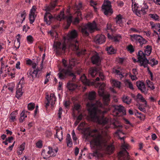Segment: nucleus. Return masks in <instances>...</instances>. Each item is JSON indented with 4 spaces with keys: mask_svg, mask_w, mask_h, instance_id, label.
Segmentation results:
<instances>
[{
    "mask_svg": "<svg viewBox=\"0 0 160 160\" xmlns=\"http://www.w3.org/2000/svg\"><path fill=\"white\" fill-rule=\"evenodd\" d=\"M72 82V80L69 81L67 83V87L69 91H73L77 88L78 86L76 84L73 83Z\"/></svg>",
    "mask_w": 160,
    "mask_h": 160,
    "instance_id": "nucleus-19",
    "label": "nucleus"
},
{
    "mask_svg": "<svg viewBox=\"0 0 160 160\" xmlns=\"http://www.w3.org/2000/svg\"><path fill=\"white\" fill-rule=\"evenodd\" d=\"M122 101L127 104H129L131 101V99L129 97L124 96L122 98Z\"/></svg>",
    "mask_w": 160,
    "mask_h": 160,
    "instance_id": "nucleus-34",
    "label": "nucleus"
},
{
    "mask_svg": "<svg viewBox=\"0 0 160 160\" xmlns=\"http://www.w3.org/2000/svg\"><path fill=\"white\" fill-rule=\"evenodd\" d=\"M127 49L128 51H129L131 53H132L134 51V49L132 45L131 44L128 45L127 47Z\"/></svg>",
    "mask_w": 160,
    "mask_h": 160,
    "instance_id": "nucleus-44",
    "label": "nucleus"
},
{
    "mask_svg": "<svg viewBox=\"0 0 160 160\" xmlns=\"http://www.w3.org/2000/svg\"><path fill=\"white\" fill-rule=\"evenodd\" d=\"M72 16H69L67 17L66 18V21L67 22V24L65 27V29H68L70 27L71 23L72 22Z\"/></svg>",
    "mask_w": 160,
    "mask_h": 160,
    "instance_id": "nucleus-29",
    "label": "nucleus"
},
{
    "mask_svg": "<svg viewBox=\"0 0 160 160\" xmlns=\"http://www.w3.org/2000/svg\"><path fill=\"white\" fill-rule=\"evenodd\" d=\"M18 110H16L12 112L10 114V119L11 122H14L16 120V117L17 114Z\"/></svg>",
    "mask_w": 160,
    "mask_h": 160,
    "instance_id": "nucleus-28",
    "label": "nucleus"
},
{
    "mask_svg": "<svg viewBox=\"0 0 160 160\" xmlns=\"http://www.w3.org/2000/svg\"><path fill=\"white\" fill-rule=\"evenodd\" d=\"M81 20V19H80L79 18H78L76 17L75 18L73 21L72 22V23L73 24H76V23H79V21Z\"/></svg>",
    "mask_w": 160,
    "mask_h": 160,
    "instance_id": "nucleus-53",
    "label": "nucleus"
},
{
    "mask_svg": "<svg viewBox=\"0 0 160 160\" xmlns=\"http://www.w3.org/2000/svg\"><path fill=\"white\" fill-rule=\"evenodd\" d=\"M149 16L150 18H152L156 21L159 20V16L156 14H149Z\"/></svg>",
    "mask_w": 160,
    "mask_h": 160,
    "instance_id": "nucleus-42",
    "label": "nucleus"
},
{
    "mask_svg": "<svg viewBox=\"0 0 160 160\" xmlns=\"http://www.w3.org/2000/svg\"><path fill=\"white\" fill-rule=\"evenodd\" d=\"M58 0H52L51 4V7L52 8H54L57 4V2Z\"/></svg>",
    "mask_w": 160,
    "mask_h": 160,
    "instance_id": "nucleus-49",
    "label": "nucleus"
},
{
    "mask_svg": "<svg viewBox=\"0 0 160 160\" xmlns=\"http://www.w3.org/2000/svg\"><path fill=\"white\" fill-rule=\"evenodd\" d=\"M106 50L110 54H114L115 53V51L114 49L112 47H107Z\"/></svg>",
    "mask_w": 160,
    "mask_h": 160,
    "instance_id": "nucleus-39",
    "label": "nucleus"
},
{
    "mask_svg": "<svg viewBox=\"0 0 160 160\" xmlns=\"http://www.w3.org/2000/svg\"><path fill=\"white\" fill-rule=\"evenodd\" d=\"M122 16L120 14L117 15L115 18L116 22L117 21L122 20Z\"/></svg>",
    "mask_w": 160,
    "mask_h": 160,
    "instance_id": "nucleus-56",
    "label": "nucleus"
},
{
    "mask_svg": "<svg viewBox=\"0 0 160 160\" xmlns=\"http://www.w3.org/2000/svg\"><path fill=\"white\" fill-rule=\"evenodd\" d=\"M19 14H20V18L22 19V21H24L25 19L26 16V13L25 11H24L21 12H20Z\"/></svg>",
    "mask_w": 160,
    "mask_h": 160,
    "instance_id": "nucleus-43",
    "label": "nucleus"
},
{
    "mask_svg": "<svg viewBox=\"0 0 160 160\" xmlns=\"http://www.w3.org/2000/svg\"><path fill=\"white\" fill-rule=\"evenodd\" d=\"M62 109L61 107H60L59 108V110L58 111V117L60 119L61 118V115L62 114Z\"/></svg>",
    "mask_w": 160,
    "mask_h": 160,
    "instance_id": "nucleus-52",
    "label": "nucleus"
},
{
    "mask_svg": "<svg viewBox=\"0 0 160 160\" xmlns=\"http://www.w3.org/2000/svg\"><path fill=\"white\" fill-rule=\"evenodd\" d=\"M102 10L105 15H108L109 14L111 15L113 13V11L111 8V3L108 0L104 1L102 5Z\"/></svg>",
    "mask_w": 160,
    "mask_h": 160,
    "instance_id": "nucleus-6",
    "label": "nucleus"
},
{
    "mask_svg": "<svg viewBox=\"0 0 160 160\" xmlns=\"http://www.w3.org/2000/svg\"><path fill=\"white\" fill-rule=\"evenodd\" d=\"M76 14H77V17H76L80 19H82V13L81 12L79 11H77L76 12Z\"/></svg>",
    "mask_w": 160,
    "mask_h": 160,
    "instance_id": "nucleus-50",
    "label": "nucleus"
},
{
    "mask_svg": "<svg viewBox=\"0 0 160 160\" xmlns=\"http://www.w3.org/2000/svg\"><path fill=\"white\" fill-rule=\"evenodd\" d=\"M81 80L83 83L85 85L89 86L90 85V82L89 80L87 79L86 77L83 75L81 77Z\"/></svg>",
    "mask_w": 160,
    "mask_h": 160,
    "instance_id": "nucleus-25",
    "label": "nucleus"
},
{
    "mask_svg": "<svg viewBox=\"0 0 160 160\" xmlns=\"http://www.w3.org/2000/svg\"><path fill=\"white\" fill-rule=\"evenodd\" d=\"M67 142V145L68 146L71 147L72 145V142L70 135L69 134H68L67 135L66 139Z\"/></svg>",
    "mask_w": 160,
    "mask_h": 160,
    "instance_id": "nucleus-32",
    "label": "nucleus"
},
{
    "mask_svg": "<svg viewBox=\"0 0 160 160\" xmlns=\"http://www.w3.org/2000/svg\"><path fill=\"white\" fill-rule=\"evenodd\" d=\"M82 8V4L81 3H79L78 5H75V8L78 11H79Z\"/></svg>",
    "mask_w": 160,
    "mask_h": 160,
    "instance_id": "nucleus-54",
    "label": "nucleus"
},
{
    "mask_svg": "<svg viewBox=\"0 0 160 160\" xmlns=\"http://www.w3.org/2000/svg\"><path fill=\"white\" fill-rule=\"evenodd\" d=\"M84 26L89 31H92L96 29L97 27L96 23L94 21L92 23L88 22Z\"/></svg>",
    "mask_w": 160,
    "mask_h": 160,
    "instance_id": "nucleus-20",
    "label": "nucleus"
},
{
    "mask_svg": "<svg viewBox=\"0 0 160 160\" xmlns=\"http://www.w3.org/2000/svg\"><path fill=\"white\" fill-rule=\"evenodd\" d=\"M113 73H115L117 75H119L120 76V78H122L124 77L122 72H120L119 70L114 69L113 70Z\"/></svg>",
    "mask_w": 160,
    "mask_h": 160,
    "instance_id": "nucleus-37",
    "label": "nucleus"
},
{
    "mask_svg": "<svg viewBox=\"0 0 160 160\" xmlns=\"http://www.w3.org/2000/svg\"><path fill=\"white\" fill-rule=\"evenodd\" d=\"M110 96L109 94H107L105 95L103 97V102L105 105H108V103L110 100Z\"/></svg>",
    "mask_w": 160,
    "mask_h": 160,
    "instance_id": "nucleus-26",
    "label": "nucleus"
},
{
    "mask_svg": "<svg viewBox=\"0 0 160 160\" xmlns=\"http://www.w3.org/2000/svg\"><path fill=\"white\" fill-rule=\"evenodd\" d=\"M56 136L60 141L61 142L62 140V131H61L60 130L57 129L56 130V133L55 136Z\"/></svg>",
    "mask_w": 160,
    "mask_h": 160,
    "instance_id": "nucleus-24",
    "label": "nucleus"
},
{
    "mask_svg": "<svg viewBox=\"0 0 160 160\" xmlns=\"http://www.w3.org/2000/svg\"><path fill=\"white\" fill-rule=\"evenodd\" d=\"M51 9V7L49 6L46 7L45 9L46 12L44 15V21L48 25H50L54 18L52 15L49 12Z\"/></svg>",
    "mask_w": 160,
    "mask_h": 160,
    "instance_id": "nucleus-9",
    "label": "nucleus"
},
{
    "mask_svg": "<svg viewBox=\"0 0 160 160\" xmlns=\"http://www.w3.org/2000/svg\"><path fill=\"white\" fill-rule=\"evenodd\" d=\"M129 88L131 89H133V86L132 83L128 81Z\"/></svg>",
    "mask_w": 160,
    "mask_h": 160,
    "instance_id": "nucleus-61",
    "label": "nucleus"
},
{
    "mask_svg": "<svg viewBox=\"0 0 160 160\" xmlns=\"http://www.w3.org/2000/svg\"><path fill=\"white\" fill-rule=\"evenodd\" d=\"M36 7L35 6H33L30 10V13L29 14V19L30 23L32 24L34 21L36 16L35 15V12L36 11Z\"/></svg>",
    "mask_w": 160,
    "mask_h": 160,
    "instance_id": "nucleus-15",
    "label": "nucleus"
},
{
    "mask_svg": "<svg viewBox=\"0 0 160 160\" xmlns=\"http://www.w3.org/2000/svg\"><path fill=\"white\" fill-rule=\"evenodd\" d=\"M114 86L120 88L121 87V82L116 80H114L113 81Z\"/></svg>",
    "mask_w": 160,
    "mask_h": 160,
    "instance_id": "nucleus-45",
    "label": "nucleus"
},
{
    "mask_svg": "<svg viewBox=\"0 0 160 160\" xmlns=\"http://www.w3.org/2000/svg\"><path fill=\"white\" fill-rule=\"evenodd\" d=\"M114 108L115 110L118 111L119 112H122L123 113H124V112H125L124 107L121 105L115 106Z\"/></svg>",
    "mask_w": 160,
    "mask_h": 160,
    "instance_id": "nucleus-27",
    "label": "nucleus"
},
{
    "mask_svg": "<svg viewBox=\"0 0 160 160\" xmlns=\"http://www.w3.org/2000/svg\"><path fill=\"white\" fill-rule=\"evenodd\" d=\"M38 62H33L32 63V68L33 69H35L36 68L37 66L38 65Z\"/></svg>",
    "mask_w": 160,
    "mask_h": 160,
    "instance_id": "nucleus-64",
    "label": "nucleus"
},
{
    "mask_svg": "<svg viewBox=\"0 0 160 160\" xmlns=\"http://www.w3.org/2000/svg\"><path fill=\"white\" fill-rule=\"evenodd\" d=\"M41 69L37 68L36 70L34 69L33 71L32 69L29 70L27 73L28 77L30 78H31L32 81H33L35 78H39L42 73Z\"/></svg>",
    "mask_w": 160,
    "mask_h": 160,
    "instance_id": "nucleus-8",
    "label": "nucleus"
},
{
    "mask_svg": "<svg viewBox=\"0 0 160 160\" xmlns=\"http://www.w3.org/2000/svg\"><path fill=\"white\" fill-rule=\"evenodd\" d=\"M24 144H25V143H24L20 145V146L19 147V148H20V151H21V152H19V154H20V153H21V154H22V151H23L24 150V148H25Z\"/></svg>",
    "mask_w": 160,
    "mask_h": 160,
    "instance_id": "nucleus-51",
    "label": "nucleus"
},
{
    "mask_svg": "<svg viewBox=\"0 0 160 160\" xmlns=\"http://www.w3.org/2000/svg\"><path fill=\"white\" fill-rule=\"evenodd\" d=\"M142 60L139 59L138 62H139V65L140 66H143L144 68L147 67V64H149L152 67L154 66L157 65L158 64V61L155 60L154 58L150 60V62L148 60L147 58H142L141 57L139 58Z\"/></svg>",
    "mask_w": 160,
    "mask_h": 160,
    "instance_id": "nucleus-5",
    "label": "nucleus"
},
{
    "mask_svg": "<svg viewBox=\"0 0 160 160\" xmlns=\"http://www.w3.org/2000/svg\"><path fill=\"white\" fill-rule=\"evenodd\" d=\"M25 110H23L20 114V117L26 118L27 116L25 115Z\"/></svg>",
    "mask_w": 160,
    "mask_h": 160,
    "instance_id": "nucleus-60",
    "label": "nucleus"
},
{
    "mask_svg": "<svg viewBox=\"0 0 160 160\" xmlns=\"http://www.w3.org/2000/svg\"><path fill=\"white\" fill-rule=\"evenodd\" d=\"M121 36L119 35L115 36H113L112 40L115 42H118L119 40L118 39L121 38Z\"/></svg>",
    "mask_w": 160,
    "mask_h": 160,
    "instance_id": "nucleus-47",
    "label": "nucleus"
},
{
    "mask_svg": "<svg viewBox=\"0 0 160 160\" xmlns=\"http://www.w3.org/2000/svg\"><path fill=\"white\" fill-rule=\"evenodd\" d=\"M13 138L12 137H9L8 138H7L6 139L7 142H8L9 143H11V141L13 140Z\"/></svg>",
    "mask_w": 160,
    "mask_h": 160,
    "instance_id": "nucleus-62",
    "label": "nucleus"
},
{
    "mask_svg": "<svg viewBox=\"0 0 160 160\" xmlns=\"http://www.w3.org/2000/svg\"><path fill=\"white\" fill-rule=\"evenodd\" d=\"M22 85L20 84H18L17 86L16 96L18 98L21 97L23 93V92L22 91Z\"/></svg>",
    "mask_w": 160,
    "mask_h": 160,
    "instance_id": "nucleus-21",
    "label": "nucleus"
},
{
    "mask_svg": "<svg viewBox=\"0 0 160 160\" xmlns=\"http://www.w3.org/2000/svg\"><path fill=\"white\" fill-rule=\"evenodd\" d=\"M81 30L82 34L84 36H89V33L88 32V29L85 26L82 28Z\"/></svg>",
    "mask_w": 160,
    "mask_h": 160,
    "instance_id": "nucleus-35",
    "label": "nucleus"
},
{
    "mask_svg": "<svg viewBox=\"0 0 160 160\" xmlns=\"http://www.w3.org/2000/svg\"><path fill=\"white\" fill-rule=\"evenodd\" d=\"M46 98L47 101H51V105L53 107L56 100V98L55 95V94L54 93H51L50 97L48 95L46 94Z\"/></svg>",
    "mask_w": 160,
    "mask_h": 160,
    "instance_id": "nucleus-18",
    "label": "nucleus"
},
{
    "mask_svg": "<svg viewBox=\"0 0 160 160\" xmlns=\"http://www.w3.org/2000/svg\"><path fill=\"white\" fill-rule=\"evenodd\" d=\"M117 5L118 7H122L124 5V3L122 1H119L117 2Z\"/></svg>",
    "mask_w": 160,
    "mask_h": 160,
    "instance_id": "nucleus-55",
    "label": "nucleus"
},
{
    "mask_svg": "<svg viewBox=\"0 0 160 160\" xmlns=\"http://www.w3.org/2000/svg\"><path fill=\"white\" fill-rule=\"evenodd\" d=\"M62 73L60 72L58 73L59 78L60 79H65L67 76L72 77V81H74L76 78V76L74 73L72 72L71 69H62Z\"/></svg>",
    "mask_w": 160,
    "mask_h": 160,
    "instance_id": "nucleus-4",
    "label": "nucleus"
},
{
    "mask_svg": "<svg viewBox=\"0 0 160 160\" xmlns=\"http://www.w3.org/2000/svg\"><path fill=\"white\" fill-rule=\"evenodd\" d=\"M148 87L150 88L152 90H153L155 89V88L153 86V83L152 82H151L150 80L147 81V82Z\"/></svg>",
    "mask_w": 160,
    "mask_h": 160,
    "instance_id": "nucleus-41",
    "label": "nucleus"
},
{
    "mask_svg": "<svg viewBox=\"0 0 160 160\" xmlns=\"http://www.w3.org/2000/svg\"><path fill=\"white\" fill-rule=\"evenodd\" d=\"M46 136L48 137H51L52 135V132L48 130L46 131Z\"/></svg>",
    "mask_w": 160,
    "mask_h": 160,
    "instance_id": "nucleus-59",
    "label": "nucleus"
},
{
    "mask_svg": "<svg viewBox=\"0 0 160 160\" xmlns=\"http://www.w3.org/2000/svg\"><path fill=\"white\" fill-rule=\"evenodd\" d=\"M129 146L128 144H122V150L120 151L118 154L120 157H122L121 160H129L130 157L128 152L126 150Z\"/></svg>",
    "mask_w": 160,
    "mask_h": 160,
    "instance_id": "nucleus-7",
    "label": "nucleus"
},
{
    "mask_svg": "<svg viewBox=\"0 0 160 160\" xmlns=\"http://www.w3.org/2000/svg\"><path fill=\"white\" fill-rule=\"evenodd\" d=\"M132 2V10L134 13L138 17H140L141 14L144 15L146 13V11L148 8V6L146 3H143L140 7L137 6V4L133 0Z\"/></svg>",
    "mask_w": 160,
    "mask_h": 160,
    "instance_id": "nucleus-3",
    "label": "nucleus"
},
{
    "mask_svg": "<svg viewBox=\"0 0 160 160\" xmlns=\"http://www.w3.org/2000/svg\"><path fill=\"white\" fill-rule=\"evenodd\" d=\"M59 18L60 19V21L62 19H65L64 14L63 11H61L60 14L57 16V19H58Z\"/></svg>",
    "mask_w": 160,
    "mask_h": 160,
    "instance_id": "nucleus-40",
    "label": "nucleus"
},
{
    "mask_svg": "<svg viewBox=\"0 0 160 160\" xmlns=\"http://www.w3.org/2000/svg\"><path fill=\"white\" fill-rule=\"evenodd\" d=\"M94 40L96 44H102L105 42L106 37L103 35L98 34L94 38Z\"/></svg>",
    "mask_w": 160,
    "mask_h": 160,
    "instance_id": "nucleus-14",
    "label": "nucleus"
},
{
    "mask_svg": "<svg viewBox=\"0 0 160 160\" xmlns=\"http://www.w3.org/2000/svg\"><path fill=\"white\" fill-rule=\"evenodd\" d=\"M136 85L138 89L140 90L142 93L145 94H146L147 93V90L145 87L144 83L143 82L138 81L136 82Z\"/></svg>",
    "mask_w": 160,
    "mask_h": 160,
    "instance_id": "nucleus-16",
    "label": "nucleus"
},
{
    "mask_svg": "<svg viewBox=\"0 0 160 160\" xmlns=\"http://www.w3.org/2000/svg\"><path fill=\"white\" fill-rule=\"evenodd\" d=\"M53 47H55L56 53L60 54L62 50H65L66 49V45L65 43L61 44V42H54Z\"/></svg>",
    "mask_w": 160,
    "mask_h": 160,
    "instance_id": "nucleus-13",
    "label": "nucleus"
},
{
    "mask_svg": "<svg viewBox=\"0 0 160 160\" xmlns=\"http://www.w3.org/2000/svg\"><path fill=\"white\" fill-rule=\"evenodd\" d=\"M105 84L103 83L99 87V88L101 90H99L98 91V93L100 96H103L105 95L104 94V87H105Z\"/></svg>",
    "mask_w": 160,
    "mask_h": 160,
    "instance_id": "nucleus-31",
    "label": "nucleus"
},
{
    "mask_svg": "<svg viewBox=\"0 0 160 160\" xmlns=\"http://www.w3.org/2000/svg\"><path fill=\"white\" fill-rule=\"evenodd\" d=\"M88 110L90 118L98 124L104 125L108 123V119L104 115L106 111H102L97 107L90 108Z\"/></svg>",
    "mask_w": 160,
    "mask_h": 160,
    "instance_id": "nucleus-1",
    "label": "nucleus"
},
{
    "mask_svg": "<svg viewBox=\"0 0 160 160\" xmlns=\"http://www.w3.org/2000/svg\"><path fill=\"white\" fill-rule=\"evenodd\" d=\"M130 36L132 41H136V42H139L140 46L141 47H142L143 44H145L148 42L147 41L139 35L133 34L130 35Z\"/></svg>",
    "mask_w": 160,
    "mask_h": 160,
    "instance_id": "nucleus-11",
    "label": "nucleus"
},
{
    "mask_svg": "<svg viewBox=\"0 0 160 160\" xmlns=\"http://www.w3.org/2000/svg\"><path fill=\"white\" fill-rule=\"evenodd\" d=\"M88 131V132H85L84 133V138H86V139H88V138L90 137H92L93 138L92 139L90 142V143L91 144V147L92 148H96V145L94 144V143H92V141L94 139V138H95L96 137H97L98 135H102L101 134H100V133H98V134H92L91 132L90 131V128H87L85 129V131Z\"/></svg>",
    "mask_w": 160,
    "mask_h": 160,
    "instance_id": "nucleus-12",
    "label": "nucleus"
},
{
    "mask_svg": "<svg viewBox=\"0 0 160 160\" xmlns=\"http://www.w3.org/2000/svg\"><path fill=\"white\" fill-rule=\"evenodd\" d=\"M36 145L38 148H41L42 146V142L40 141L37 142L36 143Z\"/></svg>",
    "mask_w": 160,
    "mask_h": 160,
    "instance_id": "nucleus-57",
    "label": "nucleus"
},
{
    "mask_svg": "<svg viewBox=\"0 0 160 160\" xmlns=\"http://www.w3.org/2000/svg\"><path fill=\"white\" fill-rule=\"evenodd\" d=\"M137 97V98L140 99L142 102H144L145 105L144 107H146L147 106V102L143 98L142 95L140 93H138V94Z\"/></svg>",
    "mask_w": 160,
    "mask_h": 160,
    "instance_id": "nucleus-36",
    "label": "nucleus"
},
{
    "mask_svg": "<svg viewBox=\"0 0 160 160\" xmlns=\"http://www.w3.org/2000/svg\"><path fill=\"white\" fill-rule=\"evenodd\" d=\"M91 60L93 64H97L100 61V57L98 54L94 55L91 58Z\"/></svg>",
    "mask_w": 160,
    "mask_h": 160,
    "instance_id": "nucleus-23",
    "label": "nucleus"
},
{
    "mask_svg": "<svg viewBox=\"0 0 160 160\" xmlns=\"http://www.w3.org/2000/svg\"><path fill=\"white\" fill-rule=\"evenodd\" d=\"M96 95V92L94 91L89 92L88 97V99L90 100H94L95 99Z\"/></svg>",
    "mask_w": 160,
    "mask_h": 160,
    "instance_id": "nucleus-33",
    "label": "nucleus"
},
{
    "mask_svg": "<svg viewBox=\"0 0 160 160\" xmlns=\"http://www.w3.org/2000/svg\"><path fill=\"white\" fill-rule=\"evenodd\" d=\"M96 106L98 107H102V105L101 102L99 101H97L96 102Z\"/></svg>",
    "mask_w": 160,
    "mask_h": 160,
    "instance_id": "nucleus-63",
    "label": "nucleus"
},
{
    "mask_svg": "<svg viewBox=\"0 0 160 160\" xmlns=\"http://www.w3.org/2000/svg\"><path fill=\"white\" fill-rule=\"evenodd\" d=\"M28 107L29 110H32L35 108V104L34 103H30L28 104Z\"/></svg>",
    "mask_w": 160,
    "mask_h": 160,
    "instance_id": "nucleus-46",
    "label": "nucleus"
},
{
    "mask_svg": "<svg viewBox=\"0 0 160 160\" xmlns=\"http://www.w3.org/2000/svg\"><path fill=\"white\" fill-rule=\"evenodd\" d=\"M20 42H16V41H15L14 43L15 48H16L17 49L18 48L20 47Z\"/></svg>",
    "mask_w": 160,
    "mask_h": 160,
    "instance_id": "nucleus-58",
    "label": "nucleus"
},
{
    "mask_svg": "<svg viewBox=\"0 0 160 160\" xmlns=\"http://www.w3.org/2000/svg\"><path fill=\"white\" fill-rule=\"evenodd\" d=\"M77 36L78 33L77 31L75 30H73L68 34L67 35L68 39L69 40L74 39L76 38Z\"/></svg>",
    "mask_w": 160,
    "mask_h": 160,
    "instance_id": "nucleus-22",
    "label": "nucleus"
},
{
    "mask_svg": "<svg viewBox=\"0 0 160 160\" xmlns=\"http://www.w3.org/2000/svg\"><path fill=\"white\" fill-rule=\"evenodd\" d=\"M23 21H22V19L20 18V16L18 15L16 20V22L17 24H18V25L20 27Z\"/></svg>",
    "mask_w": 160,
    "mask_h": 160,
    "instance_id": "nucleus-38",
    "label": "nucleus"
},
{
    "mask_svg": "<svg viewBox=\"0 0 160 160\" xmlns=\"http://www.w3.org/2000/svg\"><path fill=\"white\" fill-rule=\"evenodd\" d=\"M48 148L49 150L48 152V153L49 154H51L52 153H53L52 154V155H50V156L53 157L55 156L58 152V149L57 148L56 149L53 150L52 148L50 147H48Z\"/></svg>",
    "mask_w": 160,
    "mask_h": 160,
    "instance_id": "nucleus-30",
    "label": "nucleus"
},
{
    "mask_svg": "<svg viewBox=\"0 0 160 160\" xmlns=\"http://www.w3.org/2000/svg\"><path fill=\"white\" fill-rule=\"evenodd\" d=\"M27 41L31 43H32L33 41V38L31 35L28 36L27 38Z\"/></svg>",
    "mask_w": 160,
    "mask_h": 160,
    "instance_id": "nucleus-48",
    "label": "nucleus"
},
{
    "mask_svg": "<svg viewBox=\"0 0 160 160\" xmlns=\"http://www.w3.org/2000/svg\"><path fill=\"white\" fill-rule=\"evenodd\" d=\"M92 142L96 145V147H98L110 154L113 152L114 150V147L112 144L107 145V141L102 135H98Z\"/></svg>",
    "mask_w": 160,
    "mask_h": 160,
    "instance_id": "nucleus-2",
    "label": "nucleus"
},
{
    "mask_svg": "<svg viewBox=\"0 0 160 160\" xmlns=\"http://www.w3.org/2000/svg\"><path fill=\"white\" fill-rule=\"evenodd\" d=\"M100 70V68L99 67H92L89 69V74L92 77L94 78L98 73Z\"/></svg>",
    "mask_w": 160,
    "mask_h": 160,
    "instance_id": "nucleus-17",
    "label": "nucleus"
},
{
    "mask_svg": "<svg viewBox=\"0 0 160 160\" xmlns=\"http://www.w3.org/2000/svg\"><path fill=\"white\" fill-rule=\"evenodd\" d=\"M146 48L145 49L144 51V52H143L142 51L140 50L138 53V60L139 59L142 60L139 58L141 57L142 58H146V56H149L151 54L152 51V47L151 46L148 45L146 47Z\"/></svg>",
    "mask_w": 160,
    "mask_h": 160,
    "instance_id": "nucleus-10",
    "label": "nucleus"
}]
</instances>
